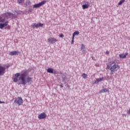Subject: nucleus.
<instances>
[{
	"instance_id": "obj_17",
	"label": "nucleus",
	"mask_w": 130,
	"mask_h": 130,
	"mask_svg": "<svg viewBox=\"0 0 130 130\" xmlns=\"http://www.w3.org/2000/svg\"><path fill=\"white\" fill-rule=\"evenodd\" d=\"M108 89H107V88H104V89H103L102 90H101L99 93H105L106 92H108Z\"/></svg>"
},
{
	"instance_id": "obj_3",
	"label": "nucleus",
	"mask_w": 130,
	"mask_h": 130,
	"mask_svg": "<svg viewBox=\"0 0 130 130\" xmlns=\"http://www.w3.org/2000/svg\"><path fill=\"white\" fill-rule=\"evenodd\" d=\"M45 4H46V1H43L41 3L34 5V8H40V7H41L42 6H43V5H45Z\"/></svg>"
},
{
	"instance_id": "obj_25",
	"label": "nucleus",
	"mask_w": 130,
	"mask_h": 130,
	"mask_svg": "<svg viewBox=\"0 0 130 130\" xmlns=\"http://www.w3.org/2000/svg\"><path fill=\"white\" fill-rule=\"evenodd\" d=\"M26 4L27 5L30 6V5H31V2H30V1L28 0V1H26Z\"/></svg>"
},
{
	"instance_id": "obj_35",
	"label": "nucleus",
	"mask_w": 130,
	"mask_h": 130,
	"mask_svg": "<svg viewBox=\"0 0 130 130\" xmlns=\"http://www.w3.org/2000/svg\"><path fill=\"white\" fill-rule=\"evenodd\" d=\"M2 103H5V102H2L0 101V104H1Z\"/></svg>"
},
{
	"instance_id": "obj_19",
	"label": "nucleus",
	"mask_w": 130,
	"mask_h": 130,
	"mask_svg": "<svg viewBox=\"0 0 130 130\" xmlns=\"http://www.w3.org/2000/svg\"><path fill=\"white\" fill-rule=\"evenodd\" d=\"M5 21H6V19L5 18L3 19V17L0 16V23H4Z\"/></svg>"
},
{
	"instance_id": "obj_32",
	"label": "nucleus",
	"mask_w": 130,
	"mask_h": 130,
	"mask_svg": "<svg viewBox=\"0 0 130 130\" xmlns=\"http://www.w3.org/2000/svg\"><path fill=\"white\" fill-rule=\"evenodd\" d=\"M59 86L61 88H63V86H62V83H61Z\"/></svg>"
},
{
	"instance_id": "obj_20",
	"label": "nucleus",
	"mask_w": 130,
	"mask_h": 130,
	"mask_svg": "<svg viewBox=\"0 0 130 130\" xmlns=\"http://www.w3.org/2000/svg\"><path fill=\"white\" fill-rule=\"evenodd\" d=\"M31 26L33 28H35V27L38 28V24L37 23H32Z\"/></svg>"
},
{
	"instance_id": "obj_23",
	"label": "nucleus",
	"mask_w": 130,
	"mask_h": 130,
	"mask_svg": "<svg viewBox=\"0 0 130 130\" xmlns=\"http://www.w3.org/2000/svg\"><path fill=\"white\" fill-rule=\"evenodd\" d=\"M37 24H38V27H43V23H37Z\"/></svg>"
},
{
	"instance_id": "obj_5",
	"label": "nucleus",
	"mask_w": 130,
	"mask_h": 130,
	"mask_svg": "<svg viewBox=\"0 0 130 130\" xmlns=\"http://www.w3.org/2000/svg\"><path fill=\"white\" fill-rule=\"evenodd\" d=\"M57 41V40L54 38L51 37L48 39V42L50 44H53L55 43Z\"/></svg>"
},
{
	"instance_id": "obj_16",
	"label": "nucleus",
	"mask_w": 130,
	"mask_h": 130,
	"mask_svg": "<svg viewBox=\"0 0 130 130\" xmlns=\"http://www.w3.org/2000/svg\"><path fill=\"white\" fill-rule=\"evenodd\" d=\"M119 56L120 58H125V57H126V55H124V54H120Z\"/></svg>"
},
{
	"instance_id": "obj_34",
	"label": "nucleus",
	"mask_w": 130,
	"mask_h": 130,
	"mask_svg": "<svg viewBox=\"0 0 130 130\" xmlns=\"http://www.w3.org/2000/svg\"><path fill=\"white\" fill-rule=\"evenodd\" d=\"M127 54H128V53L126 52L125 54H124V55H126H126H127Z\"/></svg>"
},
{
	"instance_id": "obj_30",
	"label": "nucleus",
	"mask_w": 130,
	"mask_h": 130,
	"mask_svg": "<svg viewBox=\"0 0 130 130\" xmlns=\"http://www.w3.org/2000/svg\"><path fill=\"white\" fill-rule=\"evenodd\" d=\"M74 39H75V38H73V37H72L71 44H73L74 43Z\"/></svg>"
},
{
	"instance_id": "obj_14",
	"label": "nucleus",
	"mask_w": 130,
	"mask_h": 130,
	"mask_svg": "<svg viewBox=\"0 0 130 130\" xmlns=\"http://www.w3.org/2000/svg\"><path fill=\"white\" fill-rule=\"evenodd\" d=\"M87 4H85V5H82V9L83 10L88 9V8H89V4H88V2H87Z\"/></svg>"
},
{
	"instance_id": "obj_11",
	"label": "nucleus",
	"mask_w": 130,
	"mask_h": 130,
	"mask_svg": "<svg viewBox=\"0 0 130 130\" xmlns=\"http://www.w3.org/2000/svg\"><path fill=\"white\" fill-rule=\"evenodd\" d=\"M20 53V52L18 51H13L12 52H10L9 53V55L13 56V55H18Z\"/></svg>"
},
{
	"instance_id": "obj_2",
	"label": "nucleus",
	"mask_w": 130,
	"mask_h": 130,
	"mask_svg": "<svg viewBox=\"0 0 130 130\" xmlns=\"http://www.w3.org/2000/svg\"><path fill=\"white\" fill-rule=\"evenodd\" d=\"M120 69V67L118 64H114L113 65L110 69V75H113L115 72H117L118 70Z\"/></svg>"
},
{
	"instance_id": "obj_21",
	"label": "nucleus",
	"mask_w": 130,
	"mask_h": 130,
	"mask_svg": "<svg viewBox=\"0 0 130 130\" xmlns=\"http://www.w3.org/2000/svg\"><path fill=\"white\" fill-rule=\"evenodd\" d=\"M82 77L83 78V79H87V75L85 73H83L82 75Z\"/></svg>"
},
{
	"instance_id": "obj_8",
	"label": "nucleus",
	"mask_w": 130,
	"mask_h": 130,
	"mask_svg": "<svg viewBox=\"0 0 130 130\" xmlns=\"http://www.w3.org/2000/svg\"><path fill=\"white\" fill-rule=\"evenodd\" d=\"M61 75V78L62 79V82L63 83H64V84H66L67 82H66V80H67V79H68V77H67V74L66 73H60Z\"/></svg>"
},
{
	"instance_id": "obj_28",
	"label": "nucleus",
	"mask_w": 130,
	"mask_h": 130,
	"mask_svg": "<svg viewBox=\"0 0 130 130\" xmlns=\"http://www.w3.org/2000/svg\"><path fill=\"white\" fill-rule=\"evenodd\" d=\"M53 74L54 75H57V74H58V72L57 71H53Z\"/></svg>"
},
{
	"instance_id": "obj_33",
	"label": "nucleus",
	"mask_w": 130,
	"mask_h": 130,
	"mask_svg": "<svg viewBox=\"0 0 130 130\" xmlns=\"http://www.w3.org/2000/svg\"><path fill=\"white\" fill-rule=\"evenodd\" d=\"M106 54H109V51H106Z\"/></svg>"
},
{
	"instance_id": "obj_36",
	"label": "nucleus",
	"mask_w": 130,
	"mask_h": 130,
	"mask_svg": "<svg viewBox=\"0 0 130 130\" xmlns=\"http://www.w3.org/2000/svg\"><path fill=\"white\" fill-rule=\"evenodd\" d=\"M92 59H93V60H96V59H94L93 57H91Z\"/></svg>"
},
{
	"instance_id": "obj_26",
	"label": "nucleus",
	"mask_w": 130,
	"mask_h": 130,
	"mask_svg": "<svg viewBox=\"0 0 130 130\" xmlns=\"http://www.w3.org/2000/svg\"><path fill=\"white\" fill-rule=\"evenodd\" d=\"M23 2H24V0H17V3H18V4H22Z\"/></svg>"
},
{
	"instance_id": "obj_38",
	"label": "nucleus",
	"mask_w": 130,
	"mask_h": 130,
	"mask_svg": "<svg viewBox=\"0 0 130 130\" xmlns=\"http://www.w3.org/2000/svg\"><path fill=\"white\" fill-rule=\"evenodd\" d=\"M108 78H109V76H108Z\"/></svg>"
},
{
	"instance_id": "obj_29",
	"label": "nucleus",
	"mask_w": 130,
	"mask_h": 130,
	"mask_svg": "<svg viewBox=\"0 0 130 130\" xmlns=\"http://www.w3.org/2000/svg\"><path fill=\"white\" fill-rule=\"evenodd\" d=\"M28 12L32 13V12H33V9H32L31 8H29Z\"/></svg>"
},
{
	"instance_id": "obj_7",
	"label": "nucleus",
	"mask_w": 130,
	"mask_h": 130,
	"mask_svg": "<svg viewBox=\"0 0 130 130\" xmlns=\"http://www.w3.org/2000/svg\"><path fill=\"white\" fill-rule=\"evenodd\" d=\"M46 116H47L45 112H43L39 115L38 119H44V118H46Z\"/></svg>"
},
{
	"instance_id": "obj_24",
	"label": "nucleus",
	"mask_w": 130,
	"mask_h": 130,
	"mask_svg": "<svg viewBox=\"0 0 130 130\" xmlns=\"http://www.w3.org/2000/svg\"><path fill=\"white\" fill-rule=\"evenodd\" d=\"M83 49H86V47H85V45H84V44H82L81 47V50H83Z\"/></svg>"
},
{
	"instance_id": "obj_31",
	"label": "nucleus",
	"mask_w": 130,
	"mask_h": 130,
	"mask_svg": "<svg viewBox=\"0 0 130 130\" xmlns=\"http://www.w3.org/2000/svg\"><path fill=\"white\" fill-rule=\"evenodd\" d=\"M81 50H82V52H85V51H86V49H83Z\"/></svg>"
},
{
	"instance_id": "obj_9",
	"label": "nucleus",
	"mask_w": 130,
	"mask_h": 130,
	"mask_svg": "<svg viewBox=\"0 0 130 130\" xmlns=\"http://www.w3.org/2000/svg\"><path fill=\"white\" fill-rule=\"evenodd\" d=\"M8 24H9L8 20H7L4 23H0V29H4L5 27H7Z\"/></svg>"
},
{
	"instance_id": "obj_4",
	"label": "nucleus",
	"mask_w": 130,
	"mask_h": 130,
	"mask_svg": "<svg viewBox=\"0 0 130 130\" xmlns=\"http://www.w3.org/2000/svg\"><path fill=\"white\" fill-rule=\"evenodd\" d=\"M14 103H16L18 105H22L23 104V100L22 98H18L14 101Z\"/></svg>"
},
{
	"instance_id": "obj_15",
	"label": "nucleus",
	"mask_w": 130,
	"mask_h": 130,
	"mask_svg": "<svg viewBox=\"0 0 130 130\" xmlns=\"http://www.w3.org/2000/svg\"><path fill=\"white\" fill-rule=\"evenodd\" d=\"M79 34H80V32H79V31H76L73 34L72 37H73V38H75V36H76V35H79Z\"/></svg>"
},
{
	"instance_id": "obj_18",
	"label": "nucleus",
	"mask_w": 130,
	"mask_h": 130,
	"mask_svg": "<svg viewBox=\"0 0 130 130\" xmlns=\"http://www.w3.org/2000/svg\"><path fill=\"white\" fill-rule=\"evenodd\" d=\"M124 2H125V0H120L118 3V6H121V5H122Z\"/></svg>"
},
{
	"instance_id": "obj_10",
	"label": "nucleus",
	"mask_w": 130,
	"mask_h": 130,
	"mask_svg": "<svg viewBox=\"0 0 130 130\" xmlns=\"http://www.w3.org/2000/svg\"><path fill=\"white\" fill-rule=\"evenodd\" d=\"M12 15H13V13H11L10 12H7L6 13L3 14V16L7 18V19H10Z\"/></svg>"
},
{
	"instance_id": "obj_12",
	"label": "nucleus",
	"mask_w": 130,
	"mask_h": 130,
	"mask_svg": "<svg viewBox=\"0 0 130 130\" xmlns=\"http://www.w3.org/2000/svg\"><path fill=\"white\" fill-rule=\"evenodd\" d=\"M103 79H104V77H102L101 78H98L95 80V82L93 83V84H98L99 82H102L103 81Z\"/></svg>"
},
{
	"instance_id": "obj_1",
	"label": "nucleus",
	"mask_w": 130,
	"mask_h": 130,
	"mask_svg": "<svg viewBox=\"0 0 130 130\" xmlns=\"http://www.w3.org/2000/svg\"><path fill=\"white\" fill-rule=\"evenodd\" d=\"M13 82L17 83L18 85H23L25 86L26 84L31 85L33 83V78L29 76L28 70H23L21 73H18L15 74V77H13Z\"/></svg>"
},
{
	"instance_id": "obj_13",
	"label": "nucleus",
	"mask_w": 130,
	"mask_h": 130,
	"mask_svg": "<svg viewBox=\"0 0 130 130\" xmlns=\"http://www.w3.org/2000/svg\"><path fill=\"white\" fill-rule=\"evenodd\" d=\"M47 73H49V74H53V69L49 68L47 70Z\"/></svg>"
},
{
	"instance_id": "obj_27",
	"label": "nucleus",
	"mask_w": 130,
	"mask_h": 130,
	"mask_svg": "<svg viewBox=\"0 0 130 130\" xmlns=\"http://www.w3.org/2000/svg\"><path fill=\"white\" fill-rule=\"evenodd\" d=\"M64 37V36H63V34H60L59 35V37H60V38H63Z\"/></svg>"
},
{
	"instance_id": "obj_22",
	"label": "nucleus",
	"mask_w": 130,
	"mask_h": 130,
	"mask_svg": "<svg viewBox=\"0 0 130 130\" xmlns=\"http://www.w3.org/2000/svg\"><path fill=\"white\" fill-rule=\"evenodd\" d=\"M12 19H17V16L15 15V14H11Z\"/></svg>"
},
{
	"instance_id": "obj_6",
	"label": "nucleus",
	"mask_w": 130,
	"mask_h": 130,
	"mask_svg": "<svg viewBox=\"0 0 130 130\" xmlns=\"http://www.w3.org/2000/svg\"><path fill=\"white\" fill-rule=\"evenodd\" d=\"M5 73H6V68L0 66V76H4Z\"/></svg>"
},
{
	"instance_id": "obj_37",
	"label": "nucleus",
	"mask_w": 130,
	"mask_h": 130,
	"mask_svg": "<svg viewBox=\"0 0 130 130\" xmlns=\"http://www.w3.org/2000/svg\"><path fill=\"white\" fill-rule=\"evenodd\" d=\"M8 28H9V29H10V26H8Z\"/></svg>"
}]
</instances>
